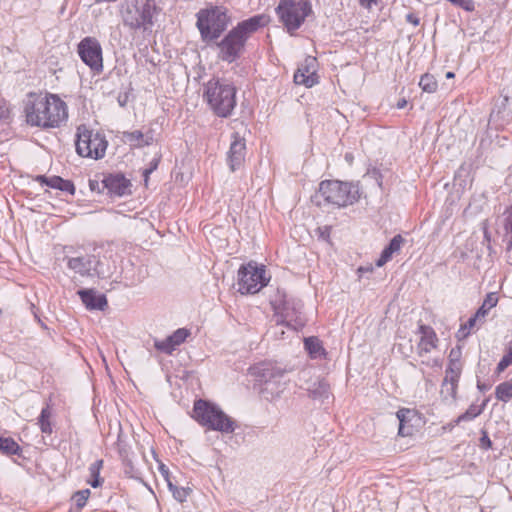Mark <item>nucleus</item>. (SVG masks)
Masks as SVG:
<instances>
[{"label":"nucleus","mask_w":512,"mask_h":512,"mask_svg":"<svg viewBox=\"0 0 512 512\" xmlns=\"http://www.w3.org/2000/svg\"><path fill=\"white\" fill-rule=\"evenodd\" d=\"M23 104L25 121L32 127L56 128L68 117L66 103L56 94L29 92Z\"/></svg>","instance_id":"nucleus-1"},{"label":"nucleus","mask_w":512,"mask_h":512,"mask_svg":"<svg viewBox=\"0 0 512 512\" xmlns=\"http://www.w3.org/2000/svg\"><path fill=\"white\" fill-rule=\"evenodd\" d=\"M236 92L233 84L213 78L205 84L204 98L217 116L227 118L236 106Z\"/></svg>","instance_id":"nucleus-2"},{"label":"nucleus","mask_w":512,"mask_h":512,"mask_svg":"<svg viewBox=\"0 0 512 512\" xmlns=\"http://www.w3.org/2000/svg\"><path fill=\"white\" fill-rule=\"evenodd\" d=\"M193 417L201 426L223 434L233 433L236 429V422L217 405L207 400L195 401Z\"/></svg>","instance_id":"nucleus-3"},{"label":"nucleus","mask_w":512,"mask_h":512,"mask_svg":"<svg viewBox=\"0 0 512 512\" xmlns=\"http://www.w3.org/2000/svg\"><path fill=\"white\" fill-rule=\"evenodd\" d=\"M316 197L337 207H346L357 202L360 198L358 184L338 180L322 181Z\"/></svg>","instance_id":"nucleus-4"},{"label":"nucleus","mask_w":512,"mask_h":512,"mask_svg":"<svg viewBox=\"0 0 512 512\" xmlns=\"http://www.w3.org/2000/svg\"><path fill=\"white\" fill-rule=\"evenodd\" d=\"M287 371L273 364H263L257 368L256 375L260 383V395L263 399L274 402L286 389Z\"/></svg>","instance_id":"nucleus-5"},{"label":"nucleus","mask_w":512,"mask_h":512,"mask_svg":"<svg viewBox=\"0 0 512 512\" xmlns=\"http://www.w3.org/2000/svg\"><path fill=\"white\" fill-rule=\"evenodd\" d=\"M156 12L155 0H126L122 5L121 16L125 26L134 30H147L152 26Z\"/></svg>","instance_id":"nucleus-6"},{"label":"nucleus","mask_w":512,"mask_h":512,"mask_svg":"<svg viewBox=\"0 0 512 512\" xmlns=\"http://www.w3.org/2000/svg\"><path fill=\"white\" fill-rule=\"evenodd\" d=\"M227 10L215 6L209 9H202L197 13L196 26L204 42H211L218 39L226 30L229 24Z\"/></svg>","instance_id":"nucleus-7"},{"label":"nucleus","mask_w":512,"mask_h":512,"mask_svg":"<svg viewBox=\"0 0 512 512\" xmlns=\"http://www.w3.org/2000/svg\"><path fill=\"white\" fill-rule=\"evenodd\" d=\"M273 306L277 326H286L295 331L305 326L306 318L302 311L301 300L284 294L279 300H275Z\"/></svg>","instance_id":"nucleus-8"},{"label":"nucleus","mask_w":512,"mask_h":512,"mask_svg":"<svg viewBox=\"0 0 512 512\" xmlns=\"http://www.w3.org/2000/svg\"><path fill=\"white\" fill-rule=\"evenodd\" d=\"M76 152L81 157L102 159L105 156L108 141L103 133L80 125L76 133Z\"/></svg>","instance_id":"nucleus-9"},{"label":"nucleus","mask_w":512,"mask_h":512,"mask_svg":"<svg viewBox=\"0 0 512 512\" xmlns=\"http://www.w3.org/2000/svg\"><path fill=\"white\" fill-rule=\"evenodd\" d=\"M275 11L287 31L293 33L301 27L306 17L312 13V6L307 0H280Z\"/></svg>","instance_id":"nucleus-10"},{"label":"nucleus","mask_w":512,"mask_h":512,"mask_svg":"<svg viewBox=\"0 0 512 512\" xmlns=\"http://www.w3.org/2000/svg\"><path fill=\"white\" fill-rule=\"evenodd\" d=\"M267 285L265 268L250 262L238 270V291L241 294H255Z\"/></svg>","instance_id":"nucleus-11"},{"label":"nucleus","mask_w":512,"mask_h":512,"mask_svg":"<svg viewBox=\"0 0 512 512\" xmlns=\"http://www.w3.org/2000/svg\"><path fill=\"white\" fill-rule=\"evenodd\" d=\"M77 53L82 62L94 75L103 72V51L100 42L91 36L84 37L77 45Z\"/></svg>","instance_id":"nucleus-12"},{"label":"nucleus","mask_w":512,"mask_h":512,"mask_svg":"<svg viewBox=\"0 0 512 512\" xmlns=\"http://www.w3.org/2000/svg\"><path fill=\"white\" fill-rule=\"evenodd\" d=\"M300 387L305 389L309 397L323 402L330 396V385L320 375H316L311 368L302 369L298 374Z\"/></svg>","instance_id":"nucleus-13"},{"label":"nucleus","mask_w":512,"mask_h":512,"mask_svg":"<svg viewBox=\"0 0 512 512\" xmlns=\"http://www.w3.org/2000/svg\"><path fill=\"white\" fill-rule=\"evenodd\" d=\"M246 41L234 29L230 30L225 37L217 43L219 48L218 57L224 62L233 63L245 49Z\"/></svg>","instance_id":"nucleus-14"},{"label":"nucleus","mask_w":512,"mask_h":512,"mask_svg":"<svg viewBox=\"0 0 512 512\" xmlns=\"http://www.w3.org/2000/svg\"><path fill=\"white\" fill-rule=\"evenodd\" d=\"M462 371V364L458 358H453V350L449 355V363L445 370V377L442 383V392L452 398L456 397L458 381Z\"/></svg>","instance_id":"nucleus-15"},{"label":"nucleus","mask_w":512,"mask_h":512,"mask_svg":"<svg viewBox=\"0 0 512 512\" xmlns=\"http://www.w3.org/2000/svg\"><path fill=\"white\" fill-rule=\"evenodd\" d=\"M316 66L317 59L312 56H307L294 73V82L308 88L317 84L318 75L316 73Z\"/></svg>","instance_id":"nucleus-16"},{"label":"nucleus","mask_w":512,"mask_h":512,"mask_svg":"<svg viewBox=\"0 0 512 512\" xmlns=\"http://www.w3.org/2000/svg\"><path fill=\"white\" fill-rule=\"evenodd\" d=\"M102 188L111 196L122 197L131 193V181L122 173H110L104 176Z\"/></svg>","instance_id":"nucleus-17"},{"label":"nucleus","mask_w":512,"mask_h":512,"mask_svg":"<svg viewBox=\"0 0 512 512\" xmlns=\"http://www.w3.org/2000/svg\"><path fill=\"white\" fill-rule=\"evenodd\" d=\"M98 264L99 260L94 255L71 257L67 262L69 269L81 276H90L92 275V271L97 272Z\"/></svg>","instance_id":"nucleus-18"},{"label":"nucleus","mask_w":512,"mask_h":512,"mask_svg":"<svg viewBox=\"0 0 512 512\" xmlns=\"http://www.w3.org/2000/svg\"><path fill=\"white\" fill-rule=\"evenodd\" d=\"M246 144L237 133L233 134V141L227 153V162L232 172L236 171L244 162Z\"/></svg>","instance_id":"nucleus-19"},{"label":"nucleus","mask_w":512,"mask_h":512,"mask_svg":"<svg viewBox=\"0 0 512 512\" xmlns=\"http://www.w3.org/2000/svg\"><path fill=\"white\" fill-rule=\"evenodd\" d=\"M77 294L88 310L104 311L108 306L105 294L99 293L95 289H80Z\"/></svg>","instance_id":"nucleus-20"},{"label":"nucleus","mask_w":512,"mask_h":512,"mask_svg":"<svg viewBox=\"0 0 512 512\" xmlns=\"http://www.w3.org/2000/svg\"><path fill=\"white\" fill-rule=\"evenodd\" d=\"M512 118V97L501 95L495 102L494 108L490 114L492 121L504 125Z\"/></svg>","instance_id":"nucleus-21"},{"label":"nucleus","mask_w":512,"mask_h":512,"mask_svg":"<svg viewBox=\"0 0 512 512\" xmlns=\"http://www.w3.org/2000/svg\"><path fill=\"white\" fill-rule=\"evenodd\" d=\"M419 333L421 337L417 344L416 351L418 356L423 357L437 348L438 337L432 327L424 324L419 326Z\"/></svg>","instance_id":"nucleus-22"},{"label":"nucleus","mask_w":512,"mask_h":512,"mask_svg":"<svg viewBox=\"0 0 512 512\" xmlns=\"http://www.w3.org/2000/svg\"><path fill=\"white\" fill-rule=\"evenodd\" d=\"M269 22V17L261 14L255 15L247 20L241 21L237 24L233 29L240 35L244 37V40L247 41L249 36L257 31L260 27L265 26Z\"/></svg>","instance_id":"nucleus-23"},{"label":"nucleus","mask_w":512,"mask_h":512,"mask_svg":"<svg viewBox=\"0 0 512 512\" xmlns=\"http://www.w3.org/2000/svg\"><path fill=\"white\" fill-rule=\"evenodd\" d=\"M36 181H38L41 185H46L63 192H67L71 195L75 193V186L73 182L63 179L60 176L46 177L45 175H38L36 177Z\"/></svg>","instance_id":"nucleus-24"},{"label":"nucleus","mask_w":512,"mask_h":512,"mask_svg":"<svg viewBox=\"0 0 512 512\" xmlns=\"http://www.w3.org/2000/svg\"><path fill=\"white\" fill-rule=\"evenodd\" d=\"M405 242V239L400 235H395L388 245L381 252L380 257L376 261L377 267L384 266L388 261H390L393 257V254L398 252L401 248V245Z\"/></svg>","instance_id":"nucleus-25"},{"label":"nucleus","mask_w":512,"mask_h":512,"mask_svg":"<svg viewBox=\"0 0 512 512\" xmlns=\"http://www.w3.org/2000/svg\"><path fill=\"white\" fill-rule=\"evenodd\" d=\"M414 416L413 410L407 409V408H401L397 411L396 417L399 421V429L398 434L400 436H410L413 432V427L407 425L412 417Z\"/></svg>","instance_id":"nucleus-26"},{"label":"nucleus","mask_w":512,"mask_h":512,"mask_svg":"<svg viewBox=\"0 0 512 512\" xmlns=\"http://www.w3.org/2000/svg\"><path fill=\"white\" fill-rule=\"evenodd\" d=\"M304 347L312 359L325 358L326 351L318 337L310 336L304 339Z\"/></svg>","instance_id":"nucleus-27"},{"label":"nucleus","mask_w":512,"mask_h":512,"mask_svg":"<svg viewBox=\"0 0 512 512\" xmlns=\"http://www.w3.org/2000/svg\"><path fill=\"white\" fill-rule=\"evenodd\" d=\"M51 416L52 411L49 404H47L45 407L42 408L37 422L43 434L51 435L53 432L52 423L50 420Z\"/></svg>","instance_id":"nucleus-28"},{"label":"nucleus","mask_w":512,"mask_h":512,"mask_svg":"<svg viewBox=\"0 0 512 512\" xmlns=\"http://www.w3.org/2000/svg\"><path fill=\"white\" fill-rule=\"evenodd\" d=\"M0 452L6 455H20L22 449L13 438L0 436Z\"/></svg>","instance_id":"nucleus-29"},{"label":"nucleus","mask_w":512,"mask_h":512,"mask_svg":"<svg viewBox=\"0 0 512 512\" xmlns=\"http://www.w3.org/2000/svg\"><path fill=\"white\" fill-rule=\"evenodd\" d=\"M103 467V460H97L89 466L90 479L88 483L93 487H100L103 483V479L100 477V470Z\"/></svg>","instance_id":"nucleus-30"},{"label":"nucleus","mask_w":512,"mask_h":512,"mask_svg":"<svg viewBox=\"0 0 512 512\" xmlns=\"http://www.w3.org/2000/svg\"><path fill=\"white\" fill-rule=\"evenodd\" d=\"M495 397L502 402H508L512 399V378L496 386Z\"/></svg>","instance_id":"nucleus-31"},{"label":"nucleus","mask_w":512,"mask_h":512,"mask_svg":"<svg viewBox=\"0 0 512 512\" xmlns=\"http://www.w3.org/2000/svg\"><path fill=\"white\" fill-rule=\"evenodd\" d=\"M497 302L498 297L496 296V294L488 293L482 305L476 311V317H481L482 319H484L488 311L497 305Z\"/></svg>","instance_id":"nucleus-32"},{"label":"nucleus","mask_w":512,"mask_h":512,"mask_svg":"<svg viewBox=\"0 0 512 512\" xmlns=\"http://www.w3.org/2000/svg\"><path fill=\"white\" fill-rule=\"evenodd\" d=\"M124 138L130 144L138 146V147H142V146L150 144V141L148 139H144L143 133L139 130H135V131H131V132H124Z\"/></svg>","instance_id":"nucleus-33"},{"label":"nucleus","mask_w":512,"mask_h":512,"mask_svg":"<svg viewBox=\"0 0 512 512\" xmlns=\"http://www.w3.org/2000/svg\"><path fill=\"white\" fill-rule=\"evenodd\" d=\"M419 86L424 92L434 93L438 88V83L433 75L426 73L420 78Z\"/></svg>","instance_id":"nucleus-34"},{"label":"nucleus","mask_w":512,"mask_h":512,"mask_svg":"<svg viewBox=\"0 0 512 512\" xmlns=\"http://www.w3.org/2000/svg\"><path fill=\"white\" fill-rule=\"evenodd\" d=\"M478 321H482V318L476 317L475 313L464 324L461 325L457 332V337L459 339L466 338L470 334L471 330L476 327Z\"/></svg>","instance_id":"nucleus-35"},{"label":"nucleus","mask_w":512,"mask_h":512,"mask_svg":"<svg viewBox=\"0 0 512 512\" xmlns=\"http://www.w3.org/2000/svg\"><path fill=\"white\" fill-rule=\"evenodd\" d=\"M485 405H486V402H484L482 404V406H480V407L471 405L464 414L459 416L458 422L468 421V420H472V419L476 418L478 415H480L483 412Z\"/></svg>","instance_id":"nucleus-36"},{"label":"nucleus","mask_w":512,"mask_h":512,"mask_svg":"<svg viewBox=\"0 0 512 512\" xmlns=\"http://www.w3.org/2000/svg\"><path fill=\"white\" fill-rule=\"evenodd\" d=\"M154 346L158 351H161L166 354H171L176 348L173 341L170 340V336H168L166 339L161 340V341L155 340Z\"/></svg>","instance_id":"nucleus-37"},{"label":"nucleus","mask_w":512,"mask_h":512,"mask_svg":"<svg viewBox=\"0 0 512 512\" xmlns=\"http://www.w3.org/2000/svg\"><path fill=\"white\" fill-rule=\"evenodd\" d=\"M169 490L172 492V495L175 500L178 502H184L188 495V490L183 487L176 486L173 482H169Z\"/></svg>","instance_id":"nucleus-38"},{"label":"nucleus","mask_w":512,"mask_h":512,"mask_svg":"<svg viewBox=\"0 0 512 512\" xmlns=\"http://www.w3.org/2000/svg\"><path fill=\"white\" fill-rule=\"evenodd\" d=\"M89 495V489L79 490L74 493L73 500L75 501L76 507L78 509H82L86 505Z\"/></svg>","instance_id":"nucleus-39"},{"label":"nucleus","mask_w":512,"mask_h":512,"mask_svg":"<svg viewBox=\"0 0 512 512\" xmlns=\"http://www.w3.org/2000/svg\"><path fill=\"white\" fill-rule=\"evenodd\" d=\"M189 334L190 333L187 329L179 328L169 336H170V340H172L174 345L177 347L187 339Z\"/></svg>","instance_id":"nucleus-40"},{"label":"nucleus","mask_w":512,"mask_h":512,"mask_svg":"<svg viewBox=\"0 0 512 512\" xmlns=\"http://www.w3.org/2000/svg\"><path fill=\"white\" fill-rule=\"evenodd\" d=\"M116 445H117V450H118L119 457L121 458L122 462L123 461H128L129 462V459H130V448H129V446L124 441H122L120 435L118 436V441H117Z\"/></svg>","instance_id":"nucleus-41"},{"label":"nucleus","mask_w":512,"mask_h":512,"mask_svg":"<svg viewBox=\"0 0 512 512\" xmlns=\"http://www.w3.org/2000/svg\"><path fill=\"white\" fill-rule=\"evenodd\" d=\"M504 228L510 234L512 240V206L507 207L503 213Z\"/></svg>","instance_id":"nucleus-42"},{"label":"nucleus","mask_w":512,"mask_h":512,"mask_svg":"<svg viewBox=\"0 0 512 512\" xmlns=\"http://www.w3.org/2000/svg\"><path fill=\"white\" fill-rule=\"evenodd\" d=\"M512 364V355L511 353L508 351L502 358L501 360L499 361L498 365H497V368H496V372L498 374L504 372L510 365Z\"/></svg>","instance_id":"nucleus-43"},{"label":"nucleus","mask_w":512,"mask_h":512,"mask_svg":"<svg viewBox=\"0 0 512 512\" xmlns=\"http://www.w3.org/2000/svg\"><path fill=\"white\" fill-rule=\"evenodd\" d=\"M330 232H331V226H327V225L318 227L315 230V234L318 236L319 239H321L323 241H329Z\"/></svg>","instance_id":"nucleus-44"},{"label":"nucleus","mask_w":512,"mask_h":512,"mask_svg":"<svg viewBox=\"0 0 512 512\" xmlns=\"http://www.w3.org/2000/svg\"><path fill=\"white\" fill-rule=\"evenodd\" d=\"M453 5L459 6L468 12H472L475 10V3L473 0H456V2L453 3Z\"/></svg>","instance_id":"nucleus-45"},{"label":"nucleus","mask_w":512,"mask_h":512,"mask_svg":"<svg viewBox=\"0 0 512 512\" xmlns=\"http://www.w3.org/2000/svg\"><path fill=\"white\" fill-rule=\"evenodd\" d=\"M158 469H159V472H160L161 476L163 477V479L167 483V486L169 487V482H172L169 468L165 464L161 463L159 465Z\"/></svg>","instance_id":"nucleus-46"},{"label":"nucleus","mask_w":512,"mask_h":512,"mask_svg":"<svg viewBox=\"0 0 512 512\" xmlns=\"http://www.w3.org/2000/svg\"><path fill=\"white\" fill-rule=\"evenodd\" d=\"M492 446V441L490 440L488 434L486 432H483V435L480 438V447L482 449H489Z\"/></svg>","instance_id":"nucleus-47"},{"label":"nucleus","mask_w":512,"mask_h":512,"mask_svg":"<svg viewBox=\"0 0 512 512\" xmlns=\"http://www.w3.org/2000/svg\"><path fill=\"white\" fill-rule=\"evenodd\" d=\"M157 166H158V160L154 159L151 163H150V167L145 169L143 171V176H144V180L145 182L147 183L148 181V178H149V175L155 170L157 169Z\"/></svg>","instance_id":"nucleus-48"},{"label":"nucleus","mask_w":512,"mask_h":512,"mask_svg":"<svg viewBox=\"0 0 512 512\" xmlns=\"http://www.w3.org/2000/svg\"><path fill=\"white\" fill-rule=\"evenodd\" d=\"M367 175H368L369 177H371V178L375 179V181H376V183H377V185H378L379 187H381V186H382V175H381V173H380V171H379V170H377V169H373V170L369 171Z\"/></svg>","instance_id":"nucleus-49"},{"label":"nucleus","mask_w":512,"mask_h":512,"mask_svg":"<svg viewBox=\"0 0 512 512\" xmlns=\"http://www.w3.org/2000/svg\"><path fill=\"white\" fill-rule=\"evenodd\" d=\"M123 464L125 466V474L129 475L130 477H136L135 475V468L132 464V461L131 459H129V462L128 461H123Z\"/></svg>","instance_id":"nucleus-50"},{"label":"nucleus","mask_w":512,"mask_h":512,"mask_svg":"<svg viewBox=\"0 0 512 512\" xmlns=\"http://www.w3.org/2000/svg\"><path fill=\"white\" fill-rule=\"evenodd\" d=\"M89 187L91 191L102 192L104 189L102 188V181L99 182L97 180H89Z\"/></svg>","instance_id":"nucleus-51"},{"label":"nucleus","mask_w":512,"mask_h":512,"mask_svg":"<svg viewBox=\"0 0 512 512\" xmlns=\"http://www.w3.org/2000/svg\"><path fill=\"white\" fill-rule=\"evenodd\" d=\"M406 20H407V22L413 24L414 26H418L419 22H420L419 18L416 15H414L413 13L407 14Z\"/></svg>","instance_id":"nucleus-52"},{"label":"nucleus","mask_w":512,"mask_h":512,"mask_svg":"<svg viewBox=\"0 0 512 512\" xmlns=\"http://www.w3.org/2000/svg\"><path fill=\"white\" fill-rule=\"evenodd\" d=\"M506 257L507 262L512 265V240H509L507 249H506Z\"/></svg>","instance_id":"nucleus-53"},{"label":"nucleus","mask_w":512,"mask_h":512,"mask_svg":"<svg viewBox=\"0 0 512 512\" xmlns=\"http://www.w3.org/2000/svg\"><path fill=\"white\" fill-rule=\"evenodd\" d=\"M280 327L281 326H277V323L272 327V332L275 337H283L285 332L282 329H279Z\"/></svg>","instance_id":"nucleus-54"},{"label":"nucleus","mask_w":512,"mask_h":512,"mask_svg":"<svg viewBox=\"0 0 512 512\" xmlns=\"http://www.w3.org/2000/svg\"><path fill=\"white\" fill-rule=\"evenodd\" d=\"M490 385L489 384H485V383H482L480 381L477 382V388L479 389V391L481 392H486L490 389Z\"/></svg>","instance_id":"nucleus-55"},{"label":"nucleus","mask_w":512,"mask_h":512,"mask_svg":"<svg viewBox=\"0 0 512 512\" xmlns=\"http://www.w3.org/2000/svg\"><path fill=\"white\" fill-rule=\"evenodd\" d=\"M379 0H359V3L362 5V6H367L369 7L371 4H376Z\"/></svg>","instance_id":"nucleus-56"},{"label":"nucleus","mask_w":512,"mask_h":512,"mask_svg":"<svg viewBox=\"0 0 512 512\" xmlns=\"http://www.w3.org/2000/svg\"><path fill=\"white\" fill-rule=\"evenodd\" d=\"M127 95H119L118 97V103L121 107H124L126 105V102H127Z\"/></svg>","instance_id":"nucleus-57"},{"label":"nucleus","mask_w":512,"mask_h":512,"mask_svg":"<svg viewBox=\"0 0 512 512\" xmlns=\"http://www.w3.org/2000/svg\"><path fill=\"white\" fill-rule=\"evenodd\" d=\"M407 104V101L403 98V99H400L397 103V108L398 109H403Z\"/></svg>","instance_id":"nucleus-58"},{"label":"nucleus","mask_w":512,"mask_h":512,"mask_svg":"<svg viewBox=\"0 0 512 512\" xmlns=\"http://www.w3.org/2000/svg\"><path fill=\"white\" fill-rule=\"evenodd\" d=\"M453 77H454V73H453V72L448 71V72L446 73V78H453Z\"/></svg>","instance_id":"nucleus-59"},{"label":"nucleus","mask_w":512,"mask_h":512,"mask_svg":"<svg viewBox=\"0 0 512 512\" xmlns=\"http://www.w3.org/2000/svg\"><path fill=\"white\" fill-rule=\"evenodd\" d=\"M97 3L101 2H115L116 0H95Z\"/></svg>","instance_id":"nucleus-60"},{"label":"nucleus","mask_w":512,"mask_h":512,"mask_svg":"<svg viewBox=\"0 0 512 512\" xmlns=\"http://www.w3.org/2000/svg\"><path fill=\"white\" fill-rule=\"evenodd\" d=\"M508 351H509V352L511 353V355H512V347H510Z\"/></svg>","instance_id":"nucleus-61"}]
</instances>
